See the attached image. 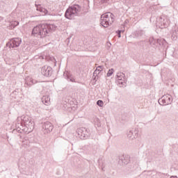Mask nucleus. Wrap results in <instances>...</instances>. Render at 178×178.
<instances>
[{
	"label": "nucleus",
	"mask_w": 178,
	"mask_h": 178,
	"mask_svg": "<svg viewBox=\"0 0 178 178\" xmlns=\"http://www.w3.org/2000/svg\"><path fill=\"white\" fill-rule=\"evenodd\" d=\"M97 105H98V106H104V102L102 100H98Z\"/></svg>",
	"instance_id": "nucleus-22"
},
{
	"label": "nucleus",
	"mask_w": 178,
	"mask_h": 178,
	"mask_svg": "<svg viewBox=\"0 0 178 178\" xmlns=\"http://www.w3.org/2000/svg\"><path fill=\"white\" fill-rule=\"evenodd\" d=\"M31 84H36L35 86L36 90H38V91H41V92H42V90H44L45 87V83H44V81L38 82L36 80L31 79Z\"/></svg>",
	"instance_id": "nucleus-10"
},
{
	"label": "nucleus",
	"mask_w": 178,
	"mask_h": 178,
	"mask_svg": "<svg viewBox=\"0 0 178 178\" xmlns=\"http://www.w3.org/2000/svg\"><path fill=\"white\" fill-rule=\"evenodd\" d=\"M80 12H81V7L79 4H74V6H69L65 13V17L70 20H73L76 16H80Z\"/></svg>",
	"instance_id": "nucleus-3"
},
{
	"label": "nucleus",
	"mask_w": 178,
	"mask_h": 178,
	"mask_svg": "<svg viewBox=\"0 0 178 178\" xmlns=\"http://www.w3.org/2000/svg\"><path fill=\"white\" fill-rule=\"evenodd\" d=\"M127 23H129V19H126V20L124 21V24H127Z\"/></svg>",
	"instance_id": "nucleus-28"
},
{
	"label": "nucleus",
	"mask_w": 178,
	"mask_h": 178,
	"mask_svg": "<svg viewBox=\"0 0 178 178\" xmlns=\"http://www.w3.org/2000/svg\"><path fill=\"white\" fill-rule=\"evenodd\" d=\"M22 143L24 145H29V144H30V142L27 139H24L22 140Z\"/></svg>",
	"instance_id": "nucleus-23"
},
{
	"label": "nucleus",
	"mask_w": 178,
	"mask_h": 178,
	"mask_svg": "<svg viewBox=\"0 0 178 178\" xmlns=\"http://www.w3.org/2000/svg\"><path fill=\"white\" fill-rule=\"evenodd\" d=\"M99 70H102V68H99Z\"/></svg>",
	"instance_id": "nucleus-34"
},
{
	"label": "nucleus",
	"mask_w": 178,
	"mask_h": 178,
	"mask_svg": "<svg viewBox=\"0 0 178 178\" xmlns=\"http://www.w3.org/2000/svg\"><path fill=\"white\" fill-rule=\"evenodd\" d=\"M21 44L22 39L19 38H15L7 42L6 47H8V48H17L18 47H20Z\"/></svg>",
	"instance_id": "nucleus-7"
},
{
	"label": "nucleus",
	"mask_w": 178,
	"mask_h": 178,
	"mask_svg": "<svg viewBox=\"0 0 178 178\" xmlns=\"http://www.w3.org/2000/svg\"><path fill=\"white\" fill-rule=\"evenodd\" d=\"M136 34H140V36L141 37V35H144V34H145V32L143 30H140L139 31H136Z\"/></svg>",
	"instance_id": "nucleus-24"
},
{
	"label": "nucleus",
	"mask_w": 178,
	"mask_h": 178,
	"mask_svg": "<svg viewBox=\"0 0 178 178\" xmlns=\"http://www.w3.org/2000/svg\"><path fill=\"white\" fill-rule=\"evenodd\" d=\"M117 77L118 79V84H123V81H122V75L119 76V74H117Z\"/></svg>",
	"instance_id": "nucleus-21"
},
{
	"label": "nucleus",
	"mask_w": 178,
	"mask_h": 178,
	"mask_svg": "<svg viewBox=\"0 0 178 178\" xmlns=\"http://www.w3.org/2000/svg\"><path fill=\"white\" fill-rule=\"evenodd\" d=\"M76 133L81 140H87L90 137V129L81 127L76 130Z\"/></svg>",
	"instance_id": "nucleus-5"
},
{
	"label": "nucleus",
	"mask_w": 178,
	"mask_h": 178,
	"mask_svg": "<svg viewBox=\"0 0 178 178\" xmlns=\"http://www.w3.org/2000/svg\"><path fill=\"white\" fill-rule=\"evenodd\" d=\"M115 22V15L111 13H107L101 15L100 24L104 27H109Z\"/></svg>",
	"instance_id": "nucleus-4"
},
{
	"label": "nucleus",
	"mask_w": 178,
	"mask_h": 178,
	"mask_svg": "<svg viewBox=\"0 0 178 178\" xmlns=\"http://www.w3.org/2000/svg\"><path fill=\"white\" fill-rule=\"evenodd\" d=\"M149 44L155 48V47H162L163 45H166V40L165 39H157L156 40L154 38H150L149 40Z\"/></svg>",
	"instance_id": "nucleus-6"
},
{
	"label": "nucleus",
	"mask_w": 178,
	"mask_h": 178,
	"mask_svg": "<svg viewBox=\"0 0 178 178\" xmlns=\"http://www.w3.org/2000/svg\"><path fill=\"white\" fill-rule=\"evenodd\" d=\"M54 130V125L50 122H46L42 124V131L44 134H48V133H51Z\"/></svg>",
	"instance_id": "nucleus-8"
},
{
	"label": "nucleus",
	"mask_w": 178,
	"mask_h": 178,
	"mask_svg": "<svg viewBox=\"0 0 178 178\" xmlns=\"http://www.w3.org/2000/svg\"><path fill=\"white\" fill-rule=\"evenodd\" d=\"M159 104L162 106L168 105V104H166V99H165V96H162V97L159 99Z\"/></svg>",
	"instance_id": "nucleus-17"
},
{
	"label": "nucleus",
	"mask_w": 178,
	"mask_h": 178,
	"mask_svg": "<svg viewBox=\"0 0 178 178\" xmlns=\"http://www.w3.org/2000/svg\"><path fill=\"white\" fill-rule=\"evenodd\" d=\"M39 11L42 12V13H44V15H47L48 14V10H47V9H45L44 8H40Z\"/></svg>",
	"instance_id": "nucleus-19"
},
{
	"label": "nucleus",
	"mask_w": 178,
	"mask_h": 178,
	"mask_svg": "<svg viewBox=\"0 0 178 178\" xmlns=\"http://www.w3.org/2000/svg\"><path fill=\"white\" fill-rule=\"evenodd\" d=\"M13 94L15 95V98H19V95H22V90L20 89H17L14 92H13Z\"/></svg>",
	"instance_id": "nucleus-18"
},
{
	"label": "nucleus",
	"mask_w": 178,
	"mask_h": 178,
	"mask_svg": "<svg viewBox=\"0 0 178 178\" xmlns=\"http://www.w3.org/2000/svg\"><path fill=\"white\" fill-rule=\"evenodd\" d=\"M117 34H118V38H120V37H122V31H120V30H118V31H117Z\"/></svg>",
	"instance_id": "nucleus-25"
},
{
	"label": "nucleus",
	"mask_w": 178,
	"mask_h": 178,
	"mask_svg": "<svg viewBox=\"0 0 178 178\" xmlns=\"http://www.w3.org/2000/svg\"><path fill=\"white\" fill-rule=\"evenodd\" d=\"M170 178H177V176H172Z\"/></svg>",
	"instance_id": "nucleus-29"
},
{
	"label": "nucleus",
	"mask_w": 178,
	"mask_h": 178,
	"mask_svg": "<svg viewBox=\"0 0 178 178\" xmlns=\"http://www.w3.org/2000/svg\"><path fill=\"white\" fill-rule=\"evenodd\" d=\"M119 162H122V163H124V165H127L130 162V157L127 155H122L119 156L118 158Z\"/></svg>",
	"instance_id": "nucleus-12"
},
{
	"label": "nucleus",
	"mask_w": 178,
	"mask_h": 178,
	"mask_svg": "<svg viewBox=\"0 0 178 178\" xmlns=\"http://www.w3.org/2000/svg\"><path fill=\"white\" fill-rule=\"evenodd\" d=\"M122 76H124V74L122 73Z\"/></svg>",
	"instance_id": "nucleus-35"
},
{
	"label": "nucleus",
	"mask_w": 178,
	"mask_h": 178,
	"mask_svg": "<svg viewBox=\"0 0 178 178\" xmlns=\"http://www.w3.org/2000/svg\"><path fill=\"white\" fill-rule=\"evenodd\" d=\"M41 73L44 77H51L53 73L52 67L44 66L41 69Z\"/></svg>",
	"instance_id": "nucleus-9"
},
{
	"label": "nucleus",
	"mask_w": 178,
	"mask_h": 178,
	"mask_svg": "<svg viewBox=\"0 0 178 178\" xmlns=\"http://www.w3.org/2000/svg\"><path fill=\"white\" fill-rule=\"evenodd\" d=\"M25 84H26L27 86H31V83H25Z\"/></svg>",
	"instance_id": "nucleus-30"
},
{
	"label": "nucleus",
	"mask_w": 178,
	"mask_h": 178,
	"mask_svg": "<svg viewBox=\"0 0 178 178\" xmlns=\"http://www.w3.org/2000/svg\"><path fill=\"white\" fill-rule=\"evenodd\" d=\"M135 37L138 38V37H141V36L140 35V34H137V32H136Z\"/></svg>",
	"instance_id": "nucleus-26"
},
{
	"label": "nucleus",
	"mask_w": 178,
	"mask_h": 178,
	"mask_svg": "<svg viewBox=\"0 0 178 178\" xmlns=\"http://www.w3.org/2000/svg\"><path fill=\"white\" fill-rule=\"evenodd\" d=\"M99 69H102V70L104 69V65L98 66L97 69L94 71L93 76H95V77H97V76H98V74L101 73L102 70Z\"/></svg>",
	"instance_id": "nucleus-14"
},
{
	"label": "nucleus",
	"mask_w": 178,
	"mask_h": 178,
	"mask_svg": "<svg viewBox=\"0 0 178 178\" xmlns=\"http://www.w3.org/2000/svg\"><path fill=\"white\" fill-rule=\"evenodd\" d=\"M66 79L68 81H71L72 83H76V79L73 77V75L70 74H67Z\"/></svg>",
	"instance_id": "nucleus-16"
},
{
	"label": "nucleus",
	"mask_w": 178,
	"mask_h": 178,
	"mask_svg": "<svg viewBox=\"0 0 178 178\" xmlns=\"http://www.w3.org/2000/svg\"><path fill=\"white\" fill-rule=\"evenodd\" d=\"M129 138H131V140L134 138H137L138 137V129H134L129 131L128 133Z\"/></svg>",
	"instance_id": "nucleus-11"
},
{
	"label": "nucleus",
	"mask_w": 178,
	"mask_h": 178,
	"mask_svg": "<svg viewBox=\"0 0 178 178\" xmlns=\"http://www.w3.org/2000/svg\"><path fill=\"white\" fill-rule=\"evenodd\" d=\"M16 129L13 130V133H31L34 130V121L28 115H22L17 118V123L15 125Z\"/></svg>",
	"instance_id": "nucleus-1"
},
{
	"label": "nucleus",
	"mask_w": 178,
	"mask_h": 178,
	"mask_svg": "<svg viewBox=\"0 0 178 178\" xmlns=\"http://www.w3.org/2000/svg\"><path fill=\"white\" fill-rule=\"evenodd\" d=\"M51 101V98H49V96H43L42 97V102L43 104H45V105H49Z\"/></svg>",
	"instance_id": "nucleus-15"
},
{
	"label": "nucleus",
	"mask_w": 178,
	"mask_h": 178,
	"mask_svg": "<svg viewBox=\"0 0 178 178\" xmlns=\"http://www.w3.org/2000/svg\"><path fill=\"white\" fill-rule=\"evenodd\" d=\"M0 101H2V96L0 95Z\"/></svg>",
	"instance_id": "nucleus-31"
},
{
	"label": "nucleus",
	"mask_w": 178,
	"mask_h": 178,
	"mask_svg": "<svg viewBox=\"0 0 178 178\" xmlns=\"http://www.w3.org/2000/svg\"><path fill=\"white\" fill-rule=\"evenodd\" d=\"M18 24H19V22H17V24H16V26H18Z\"/></svg>",
	"instance_id": "nucleus-33"
},
{
	"label": "nucleus",
	"mask_w": 178,
	"mask_h": 178,
	"mask_svg": "<svg viewBox=\"0 0 178 178\" xmlns=\"http://www.w3.org/2000/svg\"><path fill=\"white\" fill-rule=\"evenodd\" d=\"M50 60H51V62H54V60H55V58H54V57H50Z\"/></svg>",
	"instance_id": "nucleus-27"
},
{
	"label": "nucleus",
	"mask_w": 178,
	"mask_h": 178,
	"mask_svg": "<svg viewBox=\"0 0 178 178\" xmlns=\"http://www.w3.org/2000/svg\"><path fill=\"white\" fill-rule=\"evenodd\" d=\"M163 96H164V98L165 99V102H166L167 105H170V104H172V102H173V99L172 98V95H165Z\"/></svg>",
	"instance_id": "nucleus-13"
},
{
	"label": "nucleus",
	"mask_w": 178,
	"mask_h": 178,
	"mask_svg": "<svg viewBox=\"0 0 178 178\" xmlns=\"http://www.w3.org/2000/svg\"><path fill=\"white\" fill-rule=\"evenodd\" d=\"M113 74V68H111V70H108L107 73V77H111Z\"/></svg>",
	"instance_id": "nucleus-20"
},
{
	"label": "nucleus",
	"mask_w": 178,
	"mask_h": 178,
	"mask_svg": "<svg viewBox=\"0 0 178 178\" xmlns=\"http://www.w3.org/2000/svg\"><path fill=\"white\" fill-rule=\"evenodd\" d=\"M55 28L54 24H40L33 29L31 35L45 38V37H49V34L55 30Z\"/></svg>",
	"instance_id": "nucleus-2"
},
{
	"label": "nucleus",
	"mask_w": 178,
	"mask_h": 178,
	"mask_svg": "<svg viewBox=\"0 0 178 178\" xmlns=\"http://www.w3.org/2000/svg\"><path fill=\"white\" fill-rule=\"evenodd\" d=\"M120 31H121V33H123L124 31H123V30H120Z\"/></svg>",
	"instance_id": "nucleus-32"
}]
</instances>
